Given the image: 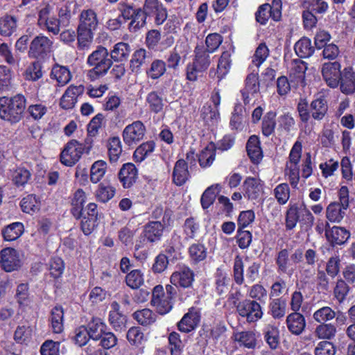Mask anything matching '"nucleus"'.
Returning <instances> with one entry per match:
<instances>
[{
    "label": "nucleus",
    "mask_w": 355,
    "mask_h": 355,
    "mask_svg": "<svg viewBox=\"0 0 355 355\" xmlns=\"http://www.w3.org/2000/svg\"><path fill=\"white\" fill-rule=\"evenodd\" d=\"M64 309L61 305L53 306L48 316L49 328L53 334H61L64 331Z\"/></svg>",
    "instance_id": "5701e85b"
},
{
    "label": "nucleus",
    "mask_w": 355,
    "mask_h": 355,
    "mask_svg": "<svg viewBox=\"0 0 355 355\" xmlns=\"http://www.w3.org/2000/svg\"><path fill=\"white\" fill-rule=\"evenodd\" d=\"M107 153L110 163L116 162L122 153V145L119 137L110 138L107 144Z\"/></svg>",
    "instance_id": "3c124183"
},
{
    "label": "nucleus",
    "mask_w": 355,
    "mask_h": 355,
    "mask_svg": "<svg viewBox=\"0 0 355 355\" xmlns=\"http://www.w3.org/2000/svg\"><path fill=\"white\" fill-rule=\"evenodd\" d=\"M110 306L111 310L108 315L109 322L115 331H121L126 327L127 316L121 313L120 304L116 301L112 302Z\"/></svg>",
    "instance_id": "bb28decb"
},
{
    "label": "nucleus",
    "mask_w": 355,
    "mask_h": 355,
    "mask_svg": "<svg viewBox=\"0 0 355 355\" xmlns=\"http://www.w3.org/2000/svg\"><path fill=\"white\" fill-rule=\"evenodd\" d=\"M314 220L312 213L304 203L291 202L285 214V228L286 231L293 230L300 221L306 228L311 229Z\"/></svg>",
    "instance_id": "20e7f679"
},
{
    "label": "nucleus",
    "mask_w": 355,
    "mask_h": 355,
    "mask_svg": "<svg viewBox=\"0 0 355 355\" xmlns=\"http://www.w3.org/2000/svg\"><path fill=\"white\" fill-rule=\"evenodd\" d=\"M168 227L159 220H150L144 225L141 233L149 244H154L162 240L164 230Z\"/></svg>",
    "instance_id": "a211bd4d"
},
{
    "label": "nucleus",
    "mask_w": 355,
    "mask_h": 355,
    "mask_svg": "<svg viewBox=\"0 0 355 355\" xmlns=\"http://www.w3.org/2000/svg\"><path fill=\"white\" fill-rule=\"evenodd\" d=\"M196 274L194 271L186 264L179 265L170 276V284L176 288L177 295H179V302L184 303L195 295L193 284Z\"/></svg>",
    "instance_id": "f257e3e1"
},
{
    "label": "nucleus",
    "mask_w": 355,
    "mask_h": 355,
    "mask_svg": "<svg viewBox=\"0 0 355 355\" xmlns=\"http://www.w3.org/2000/svg\"><path fill=\"white\" fill-rule=\"evenodd\" d=\"M200 320L201 309L197 306H191L178 322L177 328L182 333L189 334L198 327Z\"/></svg>",
    "instance_id": "9b49d317"
},
{
    "label": "nucleus",
    "mask_w": 355,
    "mask_h": 355,
    "mask_svg": "<svg viewBox=\"0 0 355 355\" xmlns=\"http://www.w3.org/2000/svg\"><path fill=\"white\" fill-rule=\"evenodd\" d=\"M286 324L288 331L300 336L304 331L306 323L304 316L300 312H292L286 316Z\"/></svg>",
    "instance_id": "c85d7f7f"
},
{
    "label": "nucleus",
    "mask_w": 355,
    "mask_h": 355,
    "mask_svg": "<svg viewBox=\"0 0 355 355\" xmlns=\"http://www.w3.org/2000/svg\"><path fill=\"white\" fill-rule=\"evenodd\" d=\"M51 46H30L28 55L35 58L36 60L31 62L23 73V77L26 80L35 82L42 78V64L41 60L50 57Z\"/></svg>",
    "instance_id": "39448f33"
},
{
    "label": "nucleus",
    "mask_w": 355,
    "mask_h": 355,
    "mask_svg": "<svg viewBox=\"0 0 355 355\" xmlns=\"http://www.w3.org/2000/svg\"><path fill=\"white\" fill-rule=\"evenodd\" d=\"M341 65L339 62H324L321 69L323 80L331 88H336L339 85L341 78Z\"/></svg>",
    "instance_id": "ddd939ff"
},
{
    "label": "nucleus",
    "mask_w": 355,
    "mask_h": 355,
    "mask_svg": "<svg viewBox=\"0 0 355 355\" xmlns=\"http://www.w3.org/2000/svg\"><path fill=\"white\" fill-rule=\"evenodd\" d=\"M230 278L221 269L217 268L215 273V291L219 296H223L228 291Z\"/></svg>",
    "instance_id": "4d7b16f0"
},
{
    "label": "nucleus",
    "mask_w": 355,
    "mask_h": 355,
    "mask_svg": "<svg viewBox=\"0 0 355 355\" xmlns=\"http://www.w3.org/2000/svg\"><path fill=\"white\" fill-rule=\"evenodd\" d=\"M47 269L49 271V275L57 281L62 277L65 269V263L64 260L58 257H52L47 264Z\"/></svg>",
    "instance_id": "79ce46f5"
},
{
    "label": "nucleus",
    "mask_w": 355,
    "mask_h": 355,
    "mask_svg": "<svg viewBox=\"0 0 355 355\" xmlns=\"http://www.w3.org/2000/svg\"><path fill=\"white\" fill-rule=\"evenodd\" d=\"M15 297L19 307H25L30 304L31 298L28 283H21L17 286Z\"/></svg>",
    "instance_id": "680f3d73"
},
{
    "label": "nucleus",
    "mask_w": 355,
    "mask_h": 355,
    "mask_svg": "<svg viewBox=\"0 0 355 355\" xmlns=\"http://www.w3.org/2000/svg\"><path fill=\"white\" fill-rule=\"evenodd\" d=\"M268 304V314L275 320L282 319L287 310V302L283 297L270 298Z\"/></svg>",
    "instance_id": "f704fd0d"
},
{
    "label": "nucleus",
    "mask_w": 355,
    "mask_h": 355,
    "mask_svg": "<svg viewBox=\"0 0 355 355\" xmlns=\"http://www.w3.org/2000/svg\"><path fill=\"white\" fill-rule=\"evenodd\" d=\"M263 182L254 177H247L242 185L243 195L248 200H256L263 193Z\"/></svg>",
    "instance_id": "2eb2a0df"
},
{
    "label": "nucleus",
    "mask_w": 355,
    "mask_h": 355,
    "mask_svg": "<svg viewBox=\"0 0 355 355\" xmlns=\"http://www.w3.org/2000/svg\"><path fill=\"white\" fill-rule=\"evenodd\" d=\"M83 85H70L64 92L60 101V106L64 110L72 109L77 103V98L84 93Z\"/></svg>",
    "instance_id": "4be33fe9"
},
{
    "label": "nucleus",
    "mask_w": 355,
    "mask_h": 355,
    "mask_svg": "<svg viewBox=\"0 0 355 355\" xmlns=\"http://www.w3.org/2000/svg\"><path fill=\"white\" fill-rule=\"evenodd\" d=\"M248 299L257 300L260 304L264 305L266 303L268 293L267 289L261 283L254 284L248 288Z\"/></svg>",
    "instance_id": "a18cd8bd"
},
{
    "label": "nucleus",
    "mask_w": 355,
    "mask_h": 355,
    "mask_svg": "<svg viewBox=\"0 0 355 355\" xmlns=\"http://www.w3.org/2000/svg\"><path fill=\"white\" fill-rule=\"evenodd\" d=\"M168 341L171 355H181L184 344L180 338V335L176 331H173L168 334Z\"/></svg>",
    "instance_id": "69168bd1"
},
{
    "label": "nucleus",
    "mask_w": 355,
    "mask_h": 355,
    "mask_svg": "<svg viewBox=\"0 0 355 355\" xmlns=\"http://www.w3.org/2000/svg\"><path fill=\"white\" fill-rule=\"evenodd\" d=\"M245 148L250 162L256 165L260 164L263 157V153L259 137L255 135H251L247 141Z\"/></svg>",
    "instance_id": "b1692460"
},
{
    "label": "nucleus",
    "mask_w": 355,
    "mask_h": 355,
    "mask_svg": "<svg viewBox=\"0 0 355 355\" xmlns=\"http://www.w3.org/2000/svg\"><path fill=\"white\" fill-rule=\"evenodd\" d=\"M112 64L111 59L104 61L100 60V62L92 65L94 67L87 72V78L91 81L98 79L100 76L105 75Z\"/></svg>",
    "instance_id": "6e6d98bb"
},
{
    "label": "nucleus",
    "mask_w": 355,
    "mask_h": 355,
    "mask_svg": "<svg viewBox=\"0 0 355 355\" xmlns=\"http://www.w3.org/2000/svg\"><path fill=\"white\" fill-rule=\"evenodd\" d=\"M0 266L7 272L19 270L22 266V261L18 250L13 248H6L0 252Z\"/></svg>",
    "instance_id": "9d476101"
},
{
    "label": "nucleus",
    "mask_w": 355,
    "mask_h": 355,
    "mask_svg": "<svg viewBox=\"0 0 355 355\" xmlns=\"http://www.w3.org/2000/svg\"><path fill=\"white\" fill-rule=\"evenodd\" d=\"M118 178L124 189H130L138 179V169L133 163L123 164L118 173Z\"/></svg>",
    "instance_id": "aec40b11"
},
{
    "label": "nucleus",
    "mask_w": 355,
    "mask_h": 355,
    "mask_svg": "<svg viewBox=\"0 0 355 355\" xmlns=\"http://www.w3.org/2000/svg\"><path fill=\"white\" fill-rule=\"evenodd\" d=\"M146 103L150 111L154 114H159L164 110V99L162 94L157 91L149 92L146 96Z\"/></svg>",
    "instance_id": "37998d69"
},
{
    "label": "nucleus",
    "mask_w": 355,
    "mask_h": 355,
    "mask_svg": "<svg viewBox=\"0 0 355 355\" xmlns=\"http://www.w3.org/2000/svg\"><path fill=\"white\" fill-rule=\"evenodd\" d=\"M219 46H196L194 58L192 62L205 72L211 64L210 53L216 51Z\"/></svg>",
    "instance_id": "6ab92c4d"
},
{
    "label": "nucleus",
    "mask_w": 355,
    "mask_h": 355,
    "mask_svg": "<svg viewBox=\"0 0 355 355\" xmlns=\"http://www.w3.org/2000/svg\"><path fill=\"white\" fill-rule=\"evenodd\" d=\"M146 129L141 121H135L124 128L122 136L123 141L128 146H132L141 141Z\"/></svg>",
    "instance_id": "f8f14e48"
},
{
    "label": "nucleus",
    "mask_w": 355,
    "mask_h": 355,
    "mask_svg": "<svg viewBox=\"0 0 355 355\" xmlns=\"http://www.w3.org/2000/svg\"><path fill=\"white\" fill-rule=\"evenodd\" d=\"M155 149V142L153 140L148 141L140 144L133 153V159L135 162L141 163L148 157Z\"/></svg>",
    "instance_id": "603ef678"
},
{
    "label": "nucleus",
    "mask_w": 355,
    "mask_h": 355,
    "mask_svg": "<svg viewBox=\"0 0 355 355\" xmlns=\"http://www.w3.org/2000/svg\"><path fill=\"white\" fill-rule=\"evenodd\" d=\"M277 114L274 111H269L263 116L261 121V133L265 137L274 135L277 125Z\"/></svg>",
    "instance_id": "09e8293b"
},
{
    "label": "nucleus",
    "mask_w": 355,
    "mask_h": 355,
    "mask_svg": "<svg viewBox=\"0 0 355 355\" xmlns=\"http://www.w3.org/2000/svg\"><path fill=\"white\" fill-rule=\"evenodd\" d=\"M200 230V225L196 218L190 216L185 219L182 225L184 239L186 241L194 239Z\"/></svg>",
    "instance_id": "ea45409f"
},
{
    "label": "nucleus",
    "mask_w": 355,
    "mask_h": 355,
    "mask_svg": "<svg viewBox=\"0 0 355 355\" xmlns=\"http://www.w3.org/2000/svg\"><path fill=\"white\" fill-rule=\"evenodd\" d=\"M132 317L139 324L143 327H149L155 323L157 320L156 313L148 308L135 311Z\"/></svg>",
    "instance_id": "58836bf2"
},
{
    "label": "nucleus",
    "mask_w": 355,
    "mask_h": 355,
    "mask_svg": "<svg viewBox=\"0 0 355 355\" xmlns=\"http://www.w3.org/2000/svg\"><path fill=\"white\" fill-rule=\"evenodd\" d=\"M86 327L92 340L98 341L102 335L109 330L108 327L103 319L93 316L86 324Z\"/></svg>",
    "instance_id": "2f4dec72"
},
{
    "label": "nucleus",
    "mask_w": 355,
    "mask_h": 355,
    "mask_svg": "<svg viewBox=\"0 0 355 355\" xmlns=\"http://www.w3.org/2000/svg\"><path fill=\"white\" fill-rule=\"evenodd\" d=\"M188 257L191 265L196 266L205 261L208 257V248L199 241L191 243L187 250Z\"/></svg>",
    "instance_id": "cd10ccee"
},
{
    "label": "nucleus",
    "mask_w": 355,
    "mask_h": 355,
    "mask_svg": "<svg viewBox=\"0 0 355 355\" xmlns=\"http://www.w3.org/2000/svg\"><path fill=\"white\" fill-rule=\"evenodd\" d=\"M259 334L253 330L236 331L233 332L232 339L240 347L254 349L258 345Z\"/></svg>",
    "instance_id": "f3484780"
},
{
    "label": "nucleus",
    "mask_w": 355,
    "mask_h": 355,
    "mask_svg": "<svg viewBox=\"0 0 355 355\" xmlns=\"http://www.w3.org/2000/svg\"><path fill=\"white\" fill-rule=\"evenodd\" d=\"M231 53L228 51H225L220 55L217 69L211 68L209 72V76L210 78H217L218 81H220L223 79L226 75L229 73L232 60H231Z\"/></svg>",
    "instance_id": "412c9836"
},
{
    "label": "nucleus",
    "mask_w": 355,
    "mask_h": 355,
    "mask_svg": "<svg viewBox=\"0 0 355 355\" xmlns=\"http://www.w3.org/2000/svg\"><path fill=\"white\" fill-rule=\"evenodd\" d=\"M86 200V193L82 189H77L73 193V196L71 199V208L70 211L71 215L77 220H79V218L83 215Z\"/></svg>",
    "instance_id": "c9c22d12"
},
{
    "label": "nucleus",
    "mask_w": 355,
    "mask_h": 355,
    "mask_svg": "<svg viewBox=\"0 0 355 355\" xmlns=\"http://www.w3.org/2000/svg\"><path fill=\"white\" fill-rule=\"evenodd\" d=\"M51 78L57 80L58 85L64 86L71 80V73L67 67L55 66L52 69Z\"/></svg>",
    "instance_id": "0e129e2a"
},
{
    "label": "nucleus",
    "mask_w": 355,
    "mask_h": 355,
    "mask_svg": "<svg viewBox=\"0 0 355 355\" xmlns=\"http://www.w3.org/2000/svg\"><path fill=\"white\" fill-rule=\"evenodd\" d=\"M125 282L131 289H138L144 283V273L139 269L132 270L126 274Z\"/></svg>",
    "instance_id": "bf43d9fd"
},
{
    "label": "nucleus",
    "mask_w": 355,
    "mask_h": 355,
    "mask_svg": "<svg viewBox=\"0 0 355 355\" xmlns=\"http://www.w3.org/2000/svg\"><path fill=\"white\" fill-rule=\"evenodd\" d=\"M350 291L349 284L343 279H338L336 281V286L334 288V296L339 302H343Z\"/></svg>",
    "instance_id": "338daca9"
},
{
    "label": "nucleus",
    "mask_w": 355,
    "mask_h": 355,
    "mask_svg": "<svg viewBox=\"0 0 355 355\" xmlns=\"http://www.w3.org/2000/svg\"><path fill=\"white\" fill-rule=\"evenodd\" d=\"M24 232V225L21 222H14L3 227L1 234L4 241H14L17 240Z\"/></svg>",
    "instance_id": "e433bc0d"
},
{
    "label": "nucleus",
    "mask_w": 355,
    "mask_h": 355,
    "mask_svg": "<svg viewBox=\"0 0 355 355\" xmlns=\"http://www.w3.org/2000/svg\"><path fill=\"white\" fill-rule=\"evenodd\" d=\"M341 92L347 95L355 92V72L352 67H345L339 83Z\"/></svg>",
    "instance_id": "7c9ffc66"
},
{
    "label": "nucleus",
    "mask_w": 355,
    "mask_h": 355,
    "mask_svg": "<svg viewBox=\"0 0 355 355\" xmlns=\"http://www.w3.org/2000/svg\"><path fill=\"white\" fill-rule=\"evenodd\" d=\"M191 178L188 164L184 159H178L172 173L173 182L178 187L183 186Z\"/></svg>",
    "instance_id": "a878e982"
},
{
    "label": "nucleus",
    "mask_w": 355,
    "mask_h": 355,
    "mask_svg": "<svg viewBox=\"0 0 355 355\" xmlns=\"http://www.w3.org/2000/svg\"><path fill=\"white\" fill-rule=\"evenodd\" d=\"M100 214L97 205L94 202L89 203L83 211L80 219V230L85 236L90 235L98 225Z\"/></svg>",
    "instance_id": "1a4fd4ad"
},
{
    "label": "nucleus",
    "mask_w": 355,
    "mask_h": 355,
    "mask_svg": "<svg viewBox=\"0 0 355 355\" xmlns=\"http://www.w3.org/2000/svg\"><path fill=\"white\" fill-rule=\"evenodd\" d=\"M337 329L333 323H321L315 329V336L324 340H333L336 335Z\"/></svg>",
    "instance_id": "de8ad7c7"
},
{
    "label": "nucleus",
    "mask_w": 355,
    "mask_h": 355,
    "mask_svg": "<svg viewBox=\"0 0 355 355\" xmlns=\"http://www.w3.org/2000/svg\"><path fill=\"white\" fill-rule=\"evenodd\" d=\"M198 160L202 168L210 166L216 158V148L213 142L204 148L198 156Z\"/></svg>",
    "instance_id": "8fccbe9b"
},
{
    "label": "nucleus",
    "mask_w": 355,
    "mask_h": 355,
    "mask_svg": "<svg viewBox=\"0 0 355 355\" xmlns=\"http://www.w3.org/2000/svg\"><path fill=\"white\" fill-rule=\"evenodd\" d=\"M264 340L270 349H275L279 345V330L274 324H268L263 329Z\"/></svg>",
    "instance_id": "c03bdc74"
},
{
    "label": "nucleus",
    "mask_w": 355,
    "mask_h": 355,
    "mask_svg": "<svg viewBox=\"0 0 355 355\" xmlns=\"http://www.w3.org/2000/svg\"><path fill=\"white\" fill-rule=\"evenodd\" d=\"M11 176L12 183L15 187H24L31 180L32 174L23 164H20L12 171Z\"/></svg>",
    "instance_id": "4c0bfd02"
},
{
    "label": "nucleus",
    "mask_w": 355,
    "mask_h": 355,
    "mask_svg": "<svg viewBox=\"0 0 355 355\" xmlns=\"http://www.w3.org/2000/svg\"><path fill=\"white\" fill-rule=\"evenodd\" d=\"M307 69V63L304 61L295 59L291 62L289 79L293 87H304L306 85L305 74Z\"/></svg>",
    "instance_id": "dca6fc26"
},
{
    "label": "nucleus",
    "mask_w": 355,
    "mask_h": 355,
    "mask_svg": "<svg viewBox=\"0 0 355 355\" xmlns=\"http://www.w3.org/2000/svg\"><path fill=\"white\" fill-rule=\"evenodd\" d=\"M350 232L345 227L334 226L326 230L325 236L332 246L344 244L350 237Z\"/></svg>",
    "instance_id": "c756f323"
},
{
    "label": "nucleus",
    "mask_w": 355,
    "mask_h": 355,
    "mask_svg": "<svg viewBox=\"0 0 355 355\" xmlns=\"http://www.w3.org/2000/svg\"><path fill=\"white\" fill-rule=\"evenodd\" d=\"M107 168V164L105 161L102 159L95 161L90 168V181L94 184L100 182L105 175Z\"/></svg>",
    "instance_id": "5fc2aeb1"
},
{
    "label": "nucleus",
    "mask_w": 355,
    "mask_h": 355,
    "mask_svg": "<svg viewBox=\"0 0 355 355\" xmlns=\"http://www.w3.org/2000/svg\"><path fill=\"white\" fill-rule=\"evenodd\" d=\"M150 216L154 220H158L162 218L159 223L166 227H173L174 223L173 211L170 207L164 208L162 205H156L152 210Z\"/></svg>",
    "instance_id": "473e14b6"
},
{
    "label": "nucleus",
    "mask_w": 355,
    "mask_h": 355,
    "mask_svg": "<svg viewBox=\"0 0 355 355\" xmlns=\"http://www.w3.org/2000/svg\"><path fill=\"white\" fill-rule=\"evenodd\" d=\"M126 338L131 345L140 346L146 340L145 334L140 327L134 326L130 327L126 334Z\"/></svg>",
    "instance_id": "e2e57ef3"
},
{
    "label": "nucleus",
    "mask_w": 355,
    "mask_h": 355,
    "mask_svg": "<svg viewBox=\"0 0 355 355\" xmlns=\"http://www.w3.org/2000/svg\"><path fill=\"white\" fill-rule=\"evenodd\" d=\"M349 189L342 186L338 191V201L331 202L326 209V217L331 223H340L349 207Z\"/></svg>",
    "instance_id": "423d86ee"
},
{
    "label": "nucleus",
    "mask_w": 355,
    "mask_h": 355,
    "mask_svg": "<svg viewBox=\"0 0 355 355\" xmlns=\"http://www.w3.org/2000/svg\"><path fill=\"white\" fill-rule=\"evenodd\" d=\"M20 207L23 212L33 214L40 209V198L35 194H28L21 199Z\"/></svg>",
    "instance_id": "a19ab883"
},
{
    "label": "nucleus",
    "mask_w": 355,
    "mask_h": 355,
    "mask_svg": "<svg viewBox=\"0 0 355 355\" xmlns=\"http://www.w3.org/2000/svg\"><path fill=\"white\" fill-rule=\"evenodd\" d=\"M80 142L72 139L67 141L59 155L60 163L67 167L74 166L84 155Z\"/></svg>",
    "instance_id": "6e6552de"
},
{
    "label": "nucleus",
    "mask_w": 355,
    "mask_h": 355,
    "mask_svg": "<svg viewBox=\"0 0 355 355\" xmlns=\"http://www.w3.org/2000/svg\"><path fill=\"white\" fill-rule=\"evenodd\" d=\"M236 313L249 324L258 322L264 315L263 305L257 300L248 298L243 299L239 304Z\"/></svg>",
    "instance_id": "0eeeda50"
},
{
    "label": "nucleus",
    "mask_w": 355,
    "mask_h": 355,
    "mask_svg": "<svg viewBox=\"0 0 355 355\" xmlns=\"http://www.w3.org/2000/svg\"><path fill=\"white\" fill-rule=\"evenodd\" d=\"M176 299L179 301L175 287L166 285L164 292L163 286L157 284L152 290L150 304L155 313L164 316L173 310Z\"/></svg>",
    "instance_id": "f03ea898"
},
{
    "label": "nucleus",
    "mask_w": 355,
    "mask_h": 355,
    "mask_svg": "<svg viewBox=\"0 0 355 355\" xmlns=\"http://www.w3.org/2000/svg\"><path fill=\"white\" fill-rule=\"evenodd\" d=\"M336 311H334L330 306H322L316 310L313 315L314 320L320 324L327 323L335 318Z\"/></svg>",
    "instance_id": "774afa93"
},
{
    "label": "nucleus",
    "mask_w": 355,
    "mask_h": 355,
    "mask_svg": "<svg viewBox=\"0 0 355 355\" xmlns=\"http://www.w3.org/2000/svg\"><path fill=\"white\" fill-rule=\"evenodd\" d=\"M221 187L219 184H212L207 187L200 198V203L203 209H207L215 202L217 194L220 191Z\"/></svg>",
    "instance_id": "49530a36"
},
{
    "label": "nucleus",
    "mask_w": 355,
    "mask_h": 355,
    "mask_svg": "<svg viewBox=\"0 0 355 355\" xmlns=\"http://www.w3.org/2000/svg\"><path fill=\"white\" fill-rule=\"evenodd\" d=\"M79 5L75 1H68L60 8V19L64 24H69L71 18L76 15Z\"/></svg>",
    "instance_id": "13d9d810"
},
{
    "label": "nucleus",
    "mask_w": 355,
    "mask_h": 355,
    "mask_svg": "<svg viewBox=\"0 0 355 355\" xmlns=\"http://www.w3.org/2000/svg\"><path fill=\"white\" fill-rule=\"evenodd\" d=\"M260 83L258 73H249L245 80V87L241 90L245 105L250 103V95L254 96L259 92Z\"/></svg>",
    "instance_id": "393cba45"
},
{
    "label": "nucleus",
    "mask_w": 355,
    "mask_h": 355,
    "mask_svg": "<svg viewBox=\"0 0 355 355\" xmlns=\"http://www.w3.org/2000/svg\"><path fill=\"white\" fill-rule=\"evenodd\" d=\"M311 118L315 121H321L328 115L329 105L327 95L324 92H318L314 95L310 103Z\"/></svg>",
    "instance_id": "4468645a"
},
{
    "label": "nucleus",
    "mask_w": 355,
    "mask_h": 355,
    "mask_svg": "<svg viewBox=\"0 0 355 355\" xmlns=\"http://www.w3.org/2000/svg\"><path fill=\"white\" fill-rule=\"evenodd\" d=\"M244 268L243 257L239 254L236 255L233 262L232 277L237 286H241L245 282Z\"/></svg>",
    "instance_id": "864d4df0"
},
{
    "label": "nucleus",
    "mask_w": 355,
    "mask_h": 355,
    "mask_svg": "<svg viewBox=\"0 0 355 355\" xmlns=\"http://www.w3.org/2000/svg\"><path fill=\"white\" fill-rule=\"evenodd\" d=\"M98 24L97 15L92 9H86L81 11L79 16V26L96 28Z\"/></svg>",
    "instance_id": "052dcab7"
},
{
    "label": "nucleus",
    "mask_w": 355,
    "mask_h": 355,
    "mask_svg": "<svg viewBox=\"0 0 355 355\" xmlns=\"http://www.w3.org/2000/svg\"><path fill=\"white\" fill-rule=\"evenodd\" d=\"M26 108V99L23 94L12 97H0V118L11 123H17L24 116Z\"/></svg>",
    "instance_id": "7ed1b4c3"
},
{
    "label": "nucleus",
    "mask_w": 355,
    "mask_h": 355,
    "mask_svg": "<svg viewBox=\"0 0 355 355\" xmlns=\"http://www.w3.org/2000/svg\"><path fill=\"white\" fill-rule=\"evenodd\" d=\"M115 194L116 188L107 180L100 182L94 193L96 200L102 203L110 201Z\"/></svg>",
    "instance_id": "72a5a7b5"
}]
</instances>
